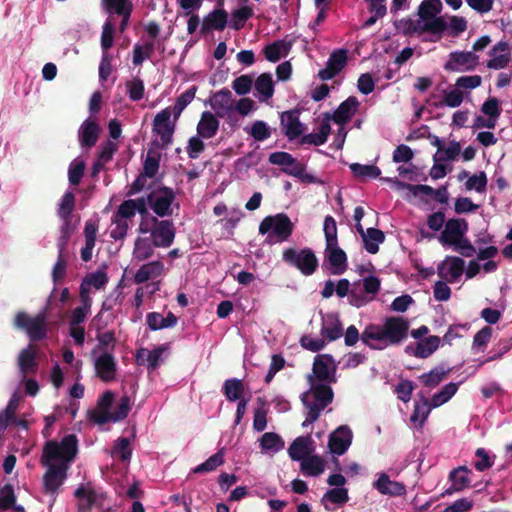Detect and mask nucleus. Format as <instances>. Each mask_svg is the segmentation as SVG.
Returning <instances> with one entry per match:
<instances>
[{"instance_id": "obj_1", "label": "nucleus", "mask_w": 512, "mask_h": 512, "mask_svg": "<svg viewBox=\"0 0 512 512\" xmlns=\"http://www.w3.org/2000/svg\"><path fill=\"white\" fill-rule=\"evenodd\" d=\"M78 440L74 434L64 436L60 443L48 441L40 460L42 466L47 467L43 476V490L45 494L54 495L67 478L68 464L77 454Z\"/></svg>"}, {"instance_id": "obj_2", "label": "nucleus", "mask_w": 512, "mask_h": 512, "mask_svg": "<svg viewBox=\"0 0 512 512\" xmlns=\"http://www.w3.org/2000/svg\"><path fill=\"white\" fill-rule=\"evenodd\" d=\"M410 323L402 316H390L382 325L370 324L361 334V341L374 350L398 346L408 337Z\"/></svg>"}, {"instance_id": "obj_3", "label": "nucleus", "mask_w": 512, "mask_h": 512, "mask_svg": "<svg viewBox=\"0 0 512 512\" xmlns=\"http://www.w3.org/2000/svg\"><path fill=\"white\" fill-rule=\"evenodd\" d=\"M307 380L310 384V388L301 395V401L308 410L306 419L302 423L303 427H307L317 421L321 412L331 404L334 399V392L330 386L331 383L316 382L312 376H308Z\"/></svg>"}, {"instance_id": "obj_4", "label": "nucleus", "mask_w": 512, "mask_h": 512, "mask_svg": "<svg viewBox=\"0 0 512 512\" xmlns=\"http://www.w3.org/2000/svg\"><path fill=\"white\" fill-rule=\"evenodd\" d=\"M282 260L290 267L300 271L304 276L314 274L319 266L318 258L311 248H287L282 252Z\"/></svg>"}, {"instance_id": "obj_5", "label": "nucleus", "mask_w": 512, "mask_h": 512, "mask_svg": "<svg viewBox=\"0 0 512 512\" xmlns=\"http://www.w3.org/2000/svg\"><path fill=\"white\" fill-rule=\"evenodd\" d=\"M13 324L17 329L25 331L31 341H40L47 336L48 328L45 312L30 317L26 312L19 311L14 317Z\"/></svg>"}, {"instance_id": "obj_6", "label": "nucleus", "mask_w": 512, "mask_h": 512, "mask_svg": "<svg viewBox=\"0 0 512 512\" xmlns=\"http://www.w3.org/2000/svg\"><path fill=\"white\" fill-rule=\"evenodd\" d=\"M171 107H166L156 114L152 124V132L161 139V147L166 148L173 142L175 122H171Z\"/></svg>"}, {"instance_id": "obj_7", "label": "nucleus", "mask_w": 512, "mask_h": 512, "mask_svg": "<svg viewBox=\"0 0 512 512\" xmlns=\"http://www.w3.org/2000/svg\"><path fill=\"white\" fill-rule=\"evenodd\" d=\"M314 381L321 383L336 382V365L330 354H319L314 358L312 367Z\"/></svg>"}, {"instance_id": "obj_8", "label": "nucleus", "mask_w": 512, "mask_h": 512, "mask_svg": "<svg viewBox=\"0 0 512 512\" xmlns=\"http://www.w3.org/2000/svg\"><path fill=\"white\" fill-rule=\"evenodd\" d=\"M175 199L174 191L169 187H161L147 196L151 209L160 217L171 214V205Z\"/></svg>"}, {"instance_id": "obj_9", "label": "nucleus", "mask_w": 512, "mask_h": 512, "mask_svg": "<svg viewBox=\"0 0 512 512\" xmlns=\"http://www.w3.org/2000/svg\"><path fill=\"white\" fill-rule=\"evenodd\" d=\"M478 60L479 57L470 51L451 52L444 69L451 72L472 71L478 65Z\"/></svg>"}, {"instance_id": "obj_10", "label": "nucleus", "mask_w": 512, "mask_h": 512, "mask_svg": "<svg viewBox=\"0 0 512 512\" xmlns=\"http://www.w3.org/2000/svg\"><path fill=\"white\" fill-rule=\"evenodd\" d=\"M465 269V262L456 256H446L437 266V273L440 279L448 283H455L462 276Z\"/></svg>"}, {"instance_id": "obj_11", "label": "nucleus", "mask_w": 512, "mask_h": 512, "mask_svg": "<svg viewBox=\"0 0 512 512\" xmlns=\"http://www.w3.org/2000/svg\"><path fill=\"white\" fill-rule=\"evenodd\" d=\"M347 61L348 51L346 49L334 50L326 62V67L319 70L318 78L322 81L331 80L345 68Z\"/></svg>"}, {"instance_id": "obj_12", "label": "nucleus", "mask_w": 512, "mask_h": 512, "mask_svg": "<svg viewBox=\"0 0 512 512\" xmlns=\"http://www.w3.org/2000/svg\"><path fill=\"white\" fill-rule=\"evenodd\" d=\"M353 433L347 425H341L334 430L328 440V447L332 454L343 455L352 443Z\"/></svg>"}, {"instance_id": "obj_13", "label": "nucleus", "mask_w": 512, "mask_h": 512, "mask_svg": "<svg viewBox=\"0 0 512 512\" xmlns=\"http://www.w3.org/2000/svg\"><path fill=\"white\" fill-rule=\"evenodd\" d=\"M227 24V11L221 8H216L204 16L200 27V33L201 35H207L213 30L223 31Z\"/></svg>"}, {"instance_id": "obj_14", "label": "nucleus", "mask_w": 512, "mask_h": 512, "mask_svg": "<svg viewBox=\"0 0 512 512\" xmlns=\"http://www.w3.org/2000/svg\"><path fill=\"white\" fill-rule=\"evenodd\" d=\"M210 105L218 117L224 118L234 110V98L232 92L227 88L217 91L213 94L210 100Z\"/></svg>"}, {"instance_id": "obj_15", "label": "nucleus", "mask_w": 512, "mask_h": 512, "mask_svg": "<svg viewBox=\"0 0 512 512\" xmlns=\"http://www.w3.org/2000/svg\"><path fill=\"white\" fill-rule=\"evenodd\" d=\"M96 375L104 382H110L115 379L117 372V363L110 352L102 353L94 363Z\"/></svg>"}, {"instance_id": "obj_16", "label": "nucleus", "mask_w": 512, "mask_h": 512, "mask_svg": "<svg viewBox=\"0 0 512 512\" xmlns=\"http://www.w3.org/2000/svg\"><path fill=\"white\" fill-rule=\"evenodd\" d=\"M173 226H139V232L148 233L150 232V239L156 247H168L172 244L175 231L172 229Z\"/></svg>"}, {"instance_id": "obj_17", "label": "nucleus", "mask_w": 512, "mask_h": 512, "mask_svg": "<svg viewBox=\"0 0 512 512\" xmlns=\"http://www.w3.org/2000/svg\"><path fill=\"white\" fill-rule=\"evenodd\" d=\"M470 474H472V470L465 465L452 469L448 475L451 486L446 490V493L451 494L469 488L471 486Z\"/></svg>"}, {"instance_id": "obj_18", "label": "nucleus", "mask_w": 512, "mask_h": 512, "mask_svg": "<svg viewBox=\"0 0 512 512\" xmlns=\"http://www.w3.org/2000/svg\"><path fill=\"white\" fill-rule=\"evenodd\" d=\"M283 132L289 140H295L303 133V125L299 119L298 110L285 111L281 115Z\"/></svg>"}, {"instance_id": "obj_19", "label": "nucleus", "mask_w": 512, "mask_h": 512, "mask_svg": "<svg viewBox=\"0 0 512 512\" xmlns=\"http://www.w3.org/2000/svg\"><path fill=\"white\" fill-rule=\"evenodd\" d=\"M373 486L382 495L398 497L406 494V486L401 482L390 480L386 473H381Z\"/></svg>"}, {"instance_id": "obj_20", "label": "nucleus", "mask_w": 512, "mask_h": 512, "mask_svg": "<svg viewBox=\"0 0 512 512\" xmlns=\"http://www.w3.org/2000/svg\"><path fill=\"white\" fill-rule=\"evenodd\" d=\"M217 117L216 114L210 111L202 112L196 128L197 135L203 139L213 138L217 134L220 125Z\"/></svg>"}, {"instance_id": "obj_21", "label": "nucleus", "mask_w": 512, "mask_h": 512, "mask_svg": "<svg viewBox=\"0 0 512 512\" xmlns=\"http://www.w3.org/2000/svg\"><path fill=\"white\" fill-rule=\"evenodd\" d=\"M74 496L78 499V512H90L94 505L98 504V500L102 495L85 485H80L74 492Z\"/></svg>"}, {"instance_id": "obj_22", "label": "nucleus", "mask_w": 512, "mask_h": 512, "mask_svg": "<svg viewBox=\"0 0 512 512\" xmlns=\"http://www.w3.org/2000/svg\"><path fill=\"white\" fill-rule=\"evenodd\" d=\"M359 107V101L355 96H349L346 100L340 103L338 108L334 111L332 119L336 124L345 125L356 113Z\"/></svg>"}, {"instance_id": "obj_23", "label": "nucleus", "mask_w": 512, "mask_h": 512, "mask_svg": "<svg viewBox=\"0 0 512 512\" xmlns=\"http://www.w3.org/2000/svg\"><path fill=\"white\" fill-rule=\"evenodd\" d=\"M356 228L362 235L365 250L370 254H376L379 251V244L385 240L384 233L374 227H369L366 231L363 230V226H356Z\"/></svg>"}, {"instance_id": "obj_24", "label": "nucleus", "mask_w": 512, "mask_h": 512, "mask_svg": "<svg viewBox=\"0 0 512 512\" xmlns=\"http://www.w3.org/2000/svg\"><path fill=\"white\" fill-rule=\"evenodd\" d=\"M100 127L95 120L86 119L79 129V142L82 147H93L99 137Z\"/></svg>"}, {"instance_id": "obj_25", "label": "nucleus", "mask_w": 512, "mask_h": 512, "mask_svg": "<svg viewBox=\"0 0 512 512\" xmlns=\"http://www.w3.org/2000/svg\"><path fill=\"white\" fill-rule=\"evenodd\" d=\"M293 231V226H259V233L267 234L265 242L273 245L287 240Z\"/></svg>"}, {"instance_id": "obj_26", "label": "nucleus", "mask_w": 512, "mask_h": 512, "mask_svg": "<svg viewBox=\"0 0 512 512\" xmlns=\"http://www.w3.org/2000/svg\"><path fill=\"white\" fill-rule=\"evenodd\" d=\"M312 442L310 435L297 437L288 448L290 458L294 461H303L311 453Z\"/></svg>"}, {"instance_id": "obj_27", "label": "nucleus", "mask_w": 512, "mask_h": 512, "mask_svg": "<svg viewBox=\"0 0 512 512\" xmlns=\"http://www.w3.org/2000/svg\"><path fill=\"white\" fill-rule=\"evenodd\" d=\"M326 258L332 267V274H343L347 269L346 253L339 247L326 249Z\"/></svg>"}, {"instance_id": "obj_28", "label": "nucleus", "mask_w": 512, "mask_h": 512, "mask_svg": "<svg viewBox=\"0 0 512 512\" xmlns=\"http://www.w3.org/2000/svg\"><path fill=\"white\" fill-rule=\"evenodd\" d=\"M177 322L178 318L172 312H168L166 317L158 312H150L146 316V323L153 331L174 327Z\"/></svg>"}, {"instance_id": "obj_29", "label": "nucleus", "mask_w": 512, "mask_h": 512, "mask_svg": "<svg viewBox=\"0 0 512 512\" xmlns=\"http://www.w3.org/2000/svg\"><path fill=\"white\" fill-rule=\"evenodd\" d=\"M164 265L161 261H152L142 265L134 275V282L142 284L150 278L158 277L162 274Z\"/></svg>"}, {"instance_id": "obj_30", "label": "nucleus", "mask_w": 512, "mask_h": 512, "mask_svg": "<svg viewBox=\"0 0 512 512\" xmlns=\"http://www.w3.org/2000/svg\"><path fill=\"white\" fill-rule=\"evenodd\" d=\"M292 43L286 40H277L264 47L263 53L265 58L272 63H276L281 59V55H287L291 50Z\"/></svg>"}, {"instance_id": "obj_31", "label": "nucleus", "mask_w": 512, "mask_h": 512, "mask_svg": "<svg viewBox=\"0 0 512 512\" xmlns=\"http://www.w3.org/2000/svg\"><path fill=\"white\" fill-rule=\"evenodd\" d=\"M244 383L237 378L226 379L222 386V392L229 402H235L244 398Z\"/></svg>"}, {"instance_id": "obj_32", "label": "nucleus", "mask_w": 512, "mask_h": 512, "mask_svg": "<svg viewBox=\"0 0 512 512\" xmlns=\"http://www.w3.org/2000/svg\"><path fill=\"white\" fill-rule=\"evenodd\" d=\"M260 101H267L274 94V82L270 73L260 74L254 82Z\"/></svg>"}, {"instance_id": "obj_33", "label": "nucleus", "mask_w": 512, "mask_h": 512, "mask_svg": "<svg viewBox=\"0 0 512 512\" xmlns=\"http://www.w3.org/2000/svg\"><path fill=\"white\" fill-rule=\"evenodd\" d=\"M103 11L110 17L133 11L132 0H101Z\"/></svg>"}, {"instance_id": "obj_34", "label": "nucleus", "mask_w": 512, "mask_h": 512, "mask_svg": "<svg viewBox=\"0 0 512 512\" xmlns=\"http://www.w3.org/2000/svg\"><path fill=\"white\" fill-rule=\"evenodd\" d=\"M343 334V326L336 316H329L321 327V335L328 341H335Z\"/></svg>"}, {"instance_id": "obj_35", "label": "nucleus", "mask_w": 512, "mask_h": 512, "mask_svg": "<svg viewBox=\"0 0 512 512\" xmlns=\"http://www.w3.org/2000/svg\"><path fill=\"white\" fill-rule=\"evenodd\" d=\"M450 369H444L442 366L431 369L428 373L419 376L421 383L430 389L438 386L449 374Z\"/></svg>"}, {"instance_id": "obj_36", "label": "nucleus", "mask_w": 512, "mask_h": 512, "mask_svg": "<svg viewBox=\"0 0 512 512\" xmlns=\"http://www.w3.org/2000/svg\"><path fill=\"white\" fill-rule=\"evenodd\" d=\"M18 366L23 375L35 372L37 369L36 354L29 345L23 349L18 357Z\"/></svg>"}, {"instance_id": "obj_37", "label": "nucleus", "mask_w": 512, "mask_h": 512, "mask_svg": "<svg viewBox=\"0 0 512 512\" xmlns=\"http://www.w3.org/2000/svg\"><path fill=\"white\" fill-rule=\"evenodd\" d=\"M225 463L224 448L218 450L215 454L210 456L206 461L193 468V473L202 474L215 471L218 467Z\"/></svg>"}, {"instance_id": "obj_38", "label": "nucleus", "mask_w": 512, "mask_h": 512, "mask_svg": "<svg viewBox=\"0 0 512 512\" xmlns=\"http://www.w3.org/2000/svg\"><path fill=\"white\" fill-rule=\"evenodd\" d=\"M331 126L328 121H323L319 126L318 133H310L302 136L300 143L320 146L323 145L330 134Z\"/></svg>"}, {"instance_id": "obj_39", "label": "nucleus", "mask_w": 512, "mask_h": 512, "mask_svg": "<svg viewBox=\"0 0 512 512\" xmlns=\"http://www.w3.org/2000/svg\"><path fill=\"white\" fill-rule=\"evenodd\" d=\"M438 336H429L417 343L413 354L417 358H427L432 355L440 345Z\"/></svg>"}, {"instance_id": "obj_40", "label": "nucleus", "mask_w": 512, "mask_h": 512, "mask_svg": "<svg viewBox=\"0 0 512 512\" xmlns=\"http://www.w3.org/2000/svg\"><path fill=\"white\" fill-rule=\"evenodd\" d=\"M443 4L441 0H423L418 7V16L421 20H430L441 13Z\"/></svg>"}, {"instance_id": "obj_41", "label": "nucleus", "mask_w": 512, "mask_h": 512, "mask_svg": "<svg viewBox=\"0 0 512 512\" xmlns=\"http://www.w3.org/2000/svg\"><path fill=\"white\" fill-rule=\"evenodd\" d=\"M65 241L58 242V259L52 269V280L55 284L61 282L66 275L67 262L64 257Z\"/></svg>"}, {"instance_id": "obj_42", "label": "nucleus", "mask_w": 512, "mask_h": 512, "mask_svg": "<svg viewBox=\"0 0 512 512\" xmlns=\"http://www.w3.org/2000/svg\"><path fill=\"white\" fill-rule=\"evenodd\" d=\"M468 226H445L440 236L443 245H455L459 243L462 236H465Z\"/></svg>"}, {"instance_id": "obj_43", "label": "nucleus", "mask_w": 512, "mask_h": 512, "mask_svg": "<svg viewBox=\"0 0 512 512\" xmlns=\"http://www.w3.org/2000/svg\"><path fill=\"white\" fill-rule=\"evenodd\" d=\"M111 455L119 458L122 462H129L132 455L130 439L126 437L118 438L114 442Z\"/></svg>"}, {"instance_id": "obj_44", "label": "nucleus", "mask_w": 512, "mask_h": 512, "mask_svg": "<svg viewBox=\"0 0 512 512\" xmlns=\"http://www.w3.org/2000/svg\"><path fill=\"white\" fill-rule=\"evenodd\" d=\"M154 244L150 237L138 238L135 241L133 256L139 261L148 259L153 255Z\"/></svg>"}, {"instance_id": "obj_45", "label": "nucleus", "mask_w": 512, "mask_h": 512, "mask_svg": "<svg viewBox=\"0 0 512 512\" xmlns=\"http://www.w3.org/2000/svg\"><path fill=\"white\" fill-rule=\"evenodd\" d=\"M301 471L309 476H319L324 472V462L317 456H308L301 462Z\"/></svg>"}, {"instance_id": "obj_46", "label": "nucleus", "mask_w": 512, "mask_h": 512, "mask_svg": "<svg viewBox=\"0 0 512 512\" xmlns=\"http://www.w3.org/2000/svg\"><path fill=\"white\" fill-rule=\"evenodd\" d=\"M284 441L274 432H266L260 438V447L263 451L278 452L284 448Z\"/></svg>"}, {"instance_id": "obj_47", "label": "nucleus", "mask_w": 512, "mask_h": 512, "mask_svg": "<svg viewBox=\"0 0 512 512\" xmlns=\"http://www.w3.org/2000/svg\"><path fill=\"white\" fill-rule=\"evenodd\" d=\"M448 28V23L443 16H435L430 20H425L423 25L420 27V33L429 32L431 34L438 35V39Z\"/></svg>"}, {"instance_id": "obj_48", "label": "nucleus", "mask_w": 512, "mask_h": 512, "mask_svg": "<svg viewBox=\"0 0 512 512\" xmlns=\"http://www.w3.org/2000/svg\"><path fill=\"white\" fill-rule=\"evenodd\" d=\"M253 14V9L249 6H242L234 10L231 14L230 27L236 31L241 30Z\"/></svg>"}, {"instance_id": "obj_49", "label": "nucleus", "mask_w": 512, "mask_h": 512, "mask_svg": "<svg viewBox=\"0 0 512 512\" xmlns=\"http://www.w3.org/2000/svg\"><path fill=\"white\" fill-rule=\"evenodd\" d=\"M75 208V196L72 192H66L59 203L58 215L65 224H70L71 213Z\"/></svg>"}, {"instance_id": "obj_50", "label": "nucleus", "mask_w": 512, "mask_h": 512, "mask_svg": "<svg viewBox=\"0 0 512 512\" xmlns=\"http://www.w3.org/2000/svg\"><path fill=\"white\" fill-rule=\"evenodd\" d=\"M432 408L431 399L429 400L425 396H421V401L415 402L414 411L410 417V420L412 422L419 421L420 424H423L428 418Z\"/></svg>"}, {"instance_id": "obj_51", "label": "nucleus", "mask_w": 512, "mask_h": 512, "mask_svg": "<svg viewBox=\"0 0 512 512\" xmlns=\"http://www.w3.org/2000/svg\"><path fill=\"white\" fill-rule=\"evenodd\" d=\"M458 390V384L450 382L443 386L441 390L435 393L431 398L432 407H439L450 400Z\"/></svg>"}, {"instance_id": "obj_52", "label": "nucleus", "mask_w": 512, "mask_h": 512, "mask_svg": "<svg viewBox=\"0 0 512 512\" xmlns=\"http://www.w3.org/2000/svg\"><path fill=\"white\" fill-rule=\"evenodd\" d=\"M161 154L149 150L143 163V171L148 178H153L159 171Z\"/></svg>"}, {"instance_id": "obj_53", "label": "nucleus", "mask_w": 512, "mask_h": 512, "mask_svg": "<svg viewBox=\"0 0 512 512\" xmlns=\"http://www.w3.org/2000/svg\"><path fill=\"white\" fill-rule=\"evenodd\" d=\"M348 490L346 488H332L328 490L321 499L322 504L326 509H329L325 504L326 501H329L333 504L344 505L348 502Z\"/></svg>"}, {"instance_id": "obj_54", "label": "nucleus", "mask_w": 512, "mask_h": 512, "mask_svg": "<svg viewBox=\"0 0 512 512\" xmlns=\"http://www.w3.org/2000/svg\"><path fill=\"white\" fill-rule=\"evenodd\" d=\"M350 169L355 177L376 179L380 176L381 170L376 165H363L353 163Z\"/></svg>"}, {"instance_id": "obj_55", "label": "nucleus", "mask_w": 512, "mask_h": 512, "mask_svg": "<svg viewBox=\"0 0 512 512\" xmlns=\"http://www.w3.org/2000/svg\"><path fill=\"white\" fill-rule=\"evenodd\" d=\"M108 282V277L106 272L98 270L93 273H89L85 276V278L82 280V283L80 286H84V288H95L97 290L103 288L106 283Z\"/></svg>"}, {"instance_id": "obj_56", "label": "nucleus", "mask_w": 512, "mask_h": 512, "mask_svg": "<svg viewBox=\"0 0 512 512\" xmlns=\"http://www.w3.org/2000/svg\"><path fill=\"white\" fill-rule=\"evenodd\" d=\"M460 152V143L456 140H452L449 142V146L447 148L444 146V150L440 155L436 153L433 156V160L434 162L454 161L459 156Z\"/></svg>"}, {"instance_id": "obj_57", "label": "nucleus", "mask_w": 512, "mask_h": 512, "mask_svg": "<svg viewBox=\"0 0 512 512\" xmlns=\"http://www.w3.org/2000/svg\"><path fill=\"white\" fill-rule=\"evenodd\" d=\"M131 409V399L128 395H123L118 403L116 404L114 410L111 412V416L113 417V422H119L124 420Z\"/></svg>"}, {"instance_id": "obj_58", "label": "nucleus", "mask_w": 512, "mask_h": 512, "mask_svg": "<svg viewBox=\"0 0 512 512\" xmlns=\"http://www.w3.org/2000/svg\"><path fill=\"white\" fill-rule=\"evenodd\" d=\"M114 32L115 27L113 22L110 18H108L102 27V34H101V48L104 53H107V51L113 46L114 42Z\"/></svg>"}, {"instance_id": "obj_59", "label": "nucleus", "mask_w": 512, "mask_h": 512, "mask_svg": "<svg viewBox=\"0 0 512 512\" xmlns=\"http://www.w3.org/2000/svg\"><path fill=\"white\" fill-rule=\"evenodd\" d=\"M16 502L14 488L11 484H5L0 489V510L6 511L12 509Z\"/></svg>"}, {"instance_id": "obj_60", "label": "nucleus", "mask_w": 512, "mask_h": 512, "mask_svg": "<svg viewBox=\"0 0 512 512\" xmlns=\"http://www.w3.org/2000/svg\"><path fill=\"white\" fill-rule=\"evenodd\" d=\"M126 88L129 98L132 101H139L144 96V82L142 79L136 77L126 82Z\"/></svg>"}, {"instance_id": "obj_61", "label": "nucleus", "mask_w": 512, "mask_h": 512, "mask_svg": "<svg viewBox=\"0 0 512 512\" xmlns=\"http://www.w3.org/2000/svg\"><path fill=\"white\" fill-rule=\"evenodd\" d=\"M248 133L256 140V141H264L271 136V129L267 125L266 122L262 120L255 121Z\"/></svg>"}, {"instance_id": "obj_62", "label": "nucleus", "mask_w": 512, "mask_h": 512, "mask_svg": "<svg viewBox=\"0 0 512 512\" xmlns=\"http://www.w3.org/2000/svg\"><path fill=\"white\" fill-rule=\"evenodd\" d=\"M486 186L487 176L483 171H480L479 173L470 176L465 183V187L467 190H475L478 193L484 192L486 190Z\"/></svg>"}, {"instance_id": "obj_63", "label": "nucleus", "mask_w": 512, "mask_h": 512, "mask_svg": "<svg viewBox=\"0 0 512 512\" xmlns=\"http://www.w3.org/2000/svg\"><path fill=\"white\" fill-rule=\"evenodd\" d=\"M253 85V78L251 75L245 74L237 77L232 87L238 95H246L251 91Z\"/></svg>"}, {"instance_id": "obj_64", "label": "nucleus", "mask_w": 512, "mask_h": 512, "mask_svg": "<svg viewBox=\"0 0 512 512\" xmlns=\"http://www.w3.org/2000/svg\"><path fill=\"white\" fill-rule=\"evenodd\" d=\"M85 171V162L84 161H74L70 164L68 170V179L70 184L78 185L81 182V179L84 175Z\"/></svg>"}]
</instances>
